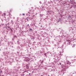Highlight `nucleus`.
<instances>
[{
    "label": "nucleus",
    "instance_id": "423d86ee",
    "mask_svg": "<svg viewBox=\"0 0 76 76\" xmlns=\"http://www.w3.org/2000/svg\"><path fill=\"white\" fill-rule=\"evenodd\" d=\"M23 16H25V14H23Z\"/></svg>",
    "mask_w": 76,
    "mask_h": 76
},
{
    "label": "nucleus",
    "instance_id": "f03ea898",
    "mask_svg": "<svg viewBox=\"0 0 76 76\" xmlns=\"http://www.w3.org/2000/svg\"><path fill=\"white\" fill-rule=\"evenodd\" d=\"M75 44H73L72 47L73 48V47H75Z\"/></svg>",
    "mask_w": 76,
    "mask_h": 76
},
{
    "label": "nucleus",
    "instance_id": "6ab92c4d",
    "mask_svg": "<svg viewBox=\"0 0 76 76\" xmlns=\"http://www.w3.org/2000/svg\"><path fill=\"white\" fill-rule=\"evenodd\" d=\"M33 72H32V73H33Z\"/></svg>",
    "mask_w": 76,
    "mask_h": 76
},
{
    "label": "nucleus",
    "instance_id": "0eeeda50",
    "mask_svg": "<svg viewBox=\"0 0 76 76\" xmlns=\"http://www.w3.org/2000/svg\"><path fill=\"white\" fill-rule=\"evenodd\" d=\"M67 42H69V40H67Z\"/></svg>",
    "mask_w": 76,
    "mask_h": 76
},
{
    "label": "nucleus",
    "instance_id": "f3484780",
    "mask_svg": "<svg viewBox=\"0 0 76 76\" xmlns=\"http://www.w3.org/2000/svg\"><path fill=\"white\" fill-rule=\"evenodd\" d=\"M75 57H76V56L74 57L75 58Z\"/></svg>",
    "mask_w": 76,
    "mask_h": 76
},
{
    "label": "nucleus",
    "instance_id": "f8f14e48",
    "mask_svg": "<svg viewBox=\"0 0 76 76\" xmlns=\"http://www.w3.org/2000/svg\"><path fill=\"white\" fill-rule=\"evenodd\" d=\"M44 54H45V56H46V53H45Z\"/></svg>",
    "mask_w": 76,
    "mask_h": 76
},
{
    "label": "nucleus",
    "instance_id": "4468645a",
    "mask_svg": "<svg viewBox=\"0 0 76 76\" xmlns=\"http://www.w3.org/2000/svg\"><path fill=\"white\" fill-rule=\"evenodd\" d=\"M15 38H16V36H15Z\"/></svg>",
    "mask_w": 76,
    "mask_h": 76
},
{
    "label": "nucleus",
    "instance_id": "6e6552de",
    "mask_svg": "<svg viewBox=\"0 0 76 76\" xmlns=\"http://www.w3.org/2000/svg\"><path fill=\"white\" fill-rule=\"evenodd\" d=\"M27 21H28L29 20H28V19H27Z\"/></svg>",
    "mask_w": 76,
    "mask_h": 76
},
{
    "label": "nucleus",
    "instance_id": "a211bd4d",
    "mask_svg": "<svg viewBox=\"0 0 76 76\" xmlns=\"http://www.w3.org/2000/svg\"><path fill=\"white\" fill-rule=\"evenodd\" d=\"M44 61V60H43V61Z\"/></svg>",
    "mask_w": 76,
    "mask_h": 76
},
{
    "label": "nucleus",
    "instance_id": "dca6fc26",
    "mask_svg": "<svg viewBox=\"0 0 76 76\" xmlns=\"http://www.w3.org/2000/svg\"><path fill=\"white\" fill-rule=\"evenodd\" d=\"M27 26H29V24H28Z\"/></svg>",
    "mask_w": 76,
    "mask_h": 76
},
{
    "label": "nucleus",
    "instance_id": "aec40b11",
    "mask_svg": "<svg viewBox=\"0 0 76 76\" xmlns=\"http://www.w3.org/2000/svg\"><path fill=\"white\" fill-rule=\"evenodd\" d=\"M30 31H31V30H30Z\"/></svg>",
    "mask_w": 76,
    "mask_h": 76
},
{
    "label": "nucleus",
    "instance_id": "7ed1b4c3",
    "mask_svg": "<svg viewBox=\"0 0 76 76\" xmlns=\"http://www.w3.org/2000/svg\"><path fill=\"white\" fill-rule=\"evenodd\" d=\"M26 69H29V67H28V66H26Z\"/></svg>",
    "mask_w": 76,
    "mask_h": 76
},
{
    "label": "nucleus",
    "instance_id": "f257e3e1",
    "mask_svg": "<svg viewBox=\"0 0 76 76\" xmlns=\"http://www.w3.org/2000/svg\"><path fill=\"white\" fill-rule=\"evenodd\" d=\"M25 60L26 61L28 62L30 60V59H29V58L26 57V58Z\"/></svg>",
    "mask_w": 76,
    "mask_h": 76
},
{
    "label": "nucleus",
    "instance_id": "1a4fd4ad",
    "mask_svg": "<svg viewBox=\"0 0 76 76\" xmlns=\"http://www.w3.org/2000/svg\"><path fill=\"white\" fill-rule=\"evenodd\" d=\"M30 75H31V73H30L29 74V76H30Z\"/></svg>",
    "mask_w": 76,
    "mask_h": 76
},
{
    "label": "nucleus",
    "instance_id": "ddd939ff",
    "mask_svg": "<svg viewBox=\"0 0 76 76\" xmlns=\"http://www.w3.org/2000/svg\"><path fill=\"white\" fill-rule=\"evenodd\" d=\"M30 30H31L32 31V29L31 28L30 29Z\"/></svg>",
    "mask_w": 76,
    "mask_h": 76
},
{
    "label": "nucleus",
    "instance_id": "2eb2a0df",
    "mask_svg": "<svg viewBox=\"0 0 76 76\" xmlns=\"http://www.w3.org/2000/svg\"><path fill=\"white\" fill-rule=\"evenodd\" d=\"M60 65H61V63L60 64Z\"/></svg>",
    "mask_w": 76,
    "mask_h": 76
},
{
    "label": "nucleus",
    "instance_id": "39448f33",
    "mask_svg": "<svg viewBox=\"0 0 76 76\" xmlns=\"http://www.w3.org/2000/svg\"><path fill=\"white\" fill-rule=\"evenodd\" d=\"M26 67H29L28 66V65H26Z\"/></svg>",
    "mask_w": 76,
    "mask_h": 76
},
{
    "label": "nucleus",
    "instance_id": "9d476101",
    "mask_svg": "<svg viewBox=\"0 0 76 76\" xmlns=\"http://www.w3.org/2000/svg\"><path fill=\"white\" fill-rule=\"evenodd\" d=\"M67 64H70V63H69H69H67Z\"/></svg>",
    "mask_w": 76,
    "mask_h": 76
},
{
    "label": "nucleus",
    "instance_id": "20e7f679",
    "mask_svg": "<svg viewBox=\"0 0 76 76\" xmlns=\"http://www.w3.org/2000/svg\"><path fill=\"white\" fill-rule=\"evenodd\" d=\"M72 17V16H69L68 17V18H71Z\"/></svg>",
    "mask_w": 76,
    "mask_h": 76
},
{
    "label": "nucleus",
    "instance_id": "9b49d317",
    "mask_svg": "<svg viewBox=\"0 0 76 76\" xmlns=\"http://www.w3.org/2000/svg\"><path fill=\"white\" fill-rule=\"evenodd\" d=\"M4 15H6V13H4Z\"/></svg>",
    "mask_w": 76,
    "mask_h": 76
}]
</instances>
